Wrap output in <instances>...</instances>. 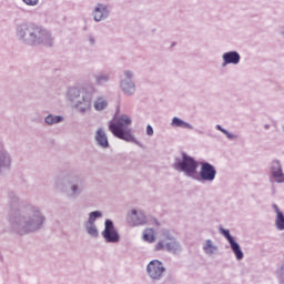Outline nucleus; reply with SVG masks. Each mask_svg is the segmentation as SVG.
Here are the masks:
<instances>
[{
    "mask_svg": "<svg viewBox=\"0 0 284 284\" xmlns=\"http://www.w3.org/2000/svg\"><path fill=\"white\" fill-rule=\"evenodd\" d=\"M93 108L94 110H97V112H103V110L108 108V100L103 97L97 98V100L93 103Z\"/></svg>",
    "mask_w": 284,
    "mask_h": 284,
    "instance_id": "24",
    "label": "nucleus"
},
{
    "mask_svg": "<svg viewBox=\"0 0 284 284\" xmlns=\"http://www.w3.org/2000/svg\"><path fill=\"white\" fill-rule=\"evenodd\" d=\"M195 132H197V134H203V132L199 130H195Z\"/></svg>",
    "mask_w": 284,
    "mask_h": 284,
    "instance_id": "35",
    "label": "nucleus"
},
{
    "mask_svg": "<svg viewBox=\"0 0 284 284\" xmlns=\"http://www.w3.org/2000/svg\"><path fill=\"white\" fill-rule=\"evenodd\" d=\"M280 34H281V37H283V39H284V27L281 28Z\"/></svg>",
    "mask_w": 284,
    "mask_h": 284,
    "instance_id": "33",
    "label": "nucleus"
},
{
    "mask_svg": "<svg viewBox=\"0 0 284 284\" xmlns=\"http://www.w3.org/2000/svg\"><path fill=\"white\" fill-rule=\"evenodd\" d=\"M161 236H162V241H165V243H168V241L170 242L176 239V236L174 235V231L170 229H162Z\"/></svg>",
    "mask_w": 284,
    "mask_h": 284,
    "instance_id": "26",
    "label": "nucleus"
},
{
    "mask_svg": "<svg viewBox=\"0 0 284 284\" xmlns=\"http://www.w3.org/2000/svg\"><path fill=\"white\" fill-rule=\"evenodd\" d=\"M265 130H270V124H265Z\"/></svg>",
    "mask_w": 284,
    "mask_h": 284,
    "instance_id": "34",
    "label": "nucleus"
},
{
    "mask_svg": "<svg viewBox=\"0 0 284 284\" xmlns=\"http://www.w3.org/2000/svg\"><path fill=\"white\" fill-rule=\"evenodd\" d=\"M136 74L130 69H125L120 74V90L124 97H134L136 94Z\"/></svg>",
    "mask_w": 284,
    "mask_h": 284,
    "instance_id": "6",
    "label": "nucleus"
},
{
    "mask_svg": "<svg viewBox=\"0 0 284 284\" xmlns=\"http://www.w3.org/2000/svg\"><path fill=\"white\" fill-rule=\"evenodd\" d=\"M103 213L101 211H93L89 213V219L85 222L89 225H97V219H101Z\"/></svg>",
    "mask_w": 284,
    "mask_h": 284,
    "instance_id": "28",
    "label": "nucleus"
},
{
    "mask_svg": "<svg viewBox=\"0 0 284 284\" xmlns=\"http://www.w3.org/2000/svg\"><path fill=\"white\" fill-rule=\"evenodd\" d=\"M222 68L226 65H239L241 63V53L239 51H227L222 54Z\"/></svg>",
    "mask_w": 284,
    "mask_h": 284,
    "instance_id": "16",
    "label": "nucleus"
},
{
    "mask_svg": "<svg viewBox=\"0 0 284 284\" xmlns=\"http://www.w3.org/2000/svg\"><path fill=\"white\" fill-rule=\"evenodd\" d=\"M97 94V87L92 83L82 84L81 87H71L67 91V99L78 114H89L92 112V101Z\"/></svg>",
    "mask_w": 284,
    "mask_h": 284,
    "instance_id": "4",
    "label": "nucleus"
},
{
    "mask_svg": "<svg viewBox=\"0 0 284 284\" xmlns=\"http://www.w3.org/2000/svg\"><path fill=\"white\" fill-rule=\"evenodd\" d=\"M267 179L271 185H284V170L281 160L274 159L268 163Z\"/></svg>",
    "mask_w": 284,
    "mask_h": 284,
    "instance_id": "8",
    "label": "nucleus"
},
{
    "mask_svg": "<svg viewBox=\"0 0 284 284\" xmlns=\"http://www.w3.org/2000/svg\"><path fill=\"white\" fill-rule=\"evenodd\" d=\"M101 236L104 239V243L116 244L121 241V235L119 234L116 226H114V222L110 219L104 221V229L101 232Z\"/></svg>",
    "mask_w": 284,
    "mask_h": 284,
    "instance_id": "10",
    "label": "nucleus"
},
{
    "mask_svg": "<svg viewBox=\"0 0 284 284\" xmlns=\"http://www.w3.org/2000/svg\"><path fill=\"white\" fill-rule=\"evenodd\" d=\"M146 134L148 136H154V129L150 124L146 125Z\"/></svg>",
    "mask_w": 284,
    "mask_h": 284,
    "instance_id": "31",
    "label": "nucleus"
},
{
    "mask_svg": "<svg viewBox=\"0 0 284 284\" xmlns=\"http://www.w3.org/2000/svg\"><path fill=\"white\" fill-rule=\"evenodd\" d=\"M169 252V254H181L183 252V246H181V242H178L175 240H171L169 242H165V240H160L154 247L155 252Z\"/></svg>",
    "mask_w": 284,
    "mask_h": 284,
    "instance_id": "14",
    "label": "nucleus"
},
{
    "mask_svg": "<svg viewBox=\"0 0 284 284\" xmlns=\"http://www.w3.org/2000/svg\"><path fill=\"white\" fill-rule=\"evenodd\" d=\"M24 6H37L39 2L38 1H24Z\"/></svg>",
    "mask_w": 284,
    "mask_h": 284,
    "instance_id": "32",
    "label": "nucleus"
},
{
    "mask_svg": "<svg viewBox=\"0 0 284 284\" xmlns=\"http://www.w3.org/2000/svg\"><path fill=\"white\" fill-rule=\"evenodd\" d=\"M267 179L271 185H284V170L281 160L274 159L268 163Z\"/></svg>",
    "mask_w": 284,
    "mask_h": 284,
    "instance_id": "9",
    "label": "nucleus"
},
{
    "mask_svg": "<svg viewBox=\"0 0 284 284\" xmlns=\"http://www.w3.org/2000/svg\"><path fill=\"white\" fill-rule=\"evenodd\" d=\"M130 125H132V119L128 114H121L110 121L109 130L116 139L126 141V143H134L138 148H143V144L132 134Z\"/></svg>",
    "mask_w": 284,
    "mask_h": 284,
    "instance_id": "5",
    "label": "nucleus"
},
{
    "mask_svg": "<svg viewBox=\"0 0 284 284\" xmlns=\"http://www.w3.org/2000/svg\"><path fill=\"white\" fill-rule=\"evenodd\" d=\"M130 219L133 225H160L159 221L152 216L145 215V213L141 210L133 209L130 213Z\"/></svg>",
    "mask_w": 284,
    "mask_h": 284,
    "instance_id": "11",
    "label": "nucleus"
},
{
    "mask_svg": "<svg viewBox=\"0 0 284 284\" xmlns=\"http://www.w3.org/2000/svg\"><path fill=\"white\" fill-rule=\"evenodd\" d=\"M89 45H97V38L94 36L90 34L88 37Z\"/></svg>",
    "mask_w": 284,
    "mask_h": 284,
    "instance_id": "30",
    "label": "nucleus"
},
{
    "mask_svg": "<svg viewBox=\"0 0 284 284\" xmlns=\"http://www.w3.org/2000/svg\"><path fill=\"white\" fill-rule=\"evenodd\" d=\"M172 168L197 183H214L216 180V166L210 162H201L200 172H197L199 162L185 152L174 158Z\"/></svg>",
    "mask_w": 284,
    "mask_h": 284,
    "instance_id": "2",
    "label": "nucleus"
},
{
    "mask_svg": "<svg viewBox=\"0 0 284 284\" xmlns=\"http://www.w3.org/2000/svg\"><path fill=\"white\" fill-rule=\"evenodd\" d=\"M165 275V266L163 262L159 260H152L146 265V276L150 277L151 281H161Z\"/></svg>",
    "mask_w": 284,
    "mask_h": 284,
    "instance_id": "12",
    "label": "nucleus"
},
{
    "mask_svg": "<svg viewBox=\"0 0 284 284\" xmlns=\"http://www.w3.org/2000/svg\"><path fill=\"white\" fill-rule=\"evenodd\" d=\"M220 234H222V236H224V239L227 241L236 261H243L245 254L243 253V250H241V244H239V242H236L234 236H232L230 233V230L220 227Z\"/></svg>",
    "mask_w": 284,
    "mask_h": 284,
    "instance_id": "13",
    "label": "nucleus"
},
{
    "mask_svg": "<svg viewBox=\"0 0 284 284\" xmlns=\"http://www.w3.org/2000/svg\"><path fill=\"white\" fill-rule=\"evenodd\" d=\"M272 209L275 212V227L278 230V232H283L284 230V213L281 211V207H278V204H272Z\"/></svg>",
    "mask_w": 284,
    "mask_h": 284,
    "instance_id": "21",
    "label": "nucleus"
},
{
    "mask_svg": "<svg viewBox=\"0 0 284 284\" xmlns=\"http://www.w3.org/2000/svg\"><path fill=\"white\" fill-rule=\"evenodd\" d=\"M65 179L69 183V187L63 186L61 192L67 199H79L83 194V186L79 183V175L74 173H68Z\"/></svg>",
    "mask_w": 284,
    "mask_h": 284,
    "instance_id": "7",
    "label": "nucleus"
},
{
    "mask_svg": "<svg viewBox=\"0 0 284 284\" xmlns=\"http://www.w3.org/2000/svg\"><path fill=\"white\" fill-rule=\"evenodd\" d=\"M16 39L19 43L29 45V48H37L39 45L52 48V45H54V37H52V33L37 23L22 22L17 24Z\"/></svg>",
    "mask_w": 284,
    "mask_h": 284,
    "instance_id": "3",
    "label": "nucleus"
},
{
    "mask_svg": "<svg viewBox=\"0 0 284 284\" xmlns=\"http://www.w3.org/2000/svg\"><path fill=\"white\" fill-rule=\"evenodd\" d=\"M172 128H183L184 130H194V126L181 118L174 116L171 121Z\"/></svg>",
    "mask_w": 284,
    "mask_h": 284,
    "instance_id": "23",
    "label": "nucleus"
},
{
    "mask_svg": "<svg viewBox=\"0 0 284 284\" xmlns=\"http://www.w3.org/2000/svg\"><path fill=\"white\" fill-rule=\"evenodd\" d=\"M93 20L99 23L110 17V7L105 3H98L92 11Z\"/></svg>",
    "mask_w": 284,
    "mask_h": 284,
    "instance_id": "15",
    "label": "nucleus"
},
{
    "mask_svg": "<svg viewBox=\"0 0 284 284\" xmlns=\"http://www.w3.org/2000/svg\"><path fill=\"white\" fill-rule=\"evenodd\" d=\"M84 227H85L87 234H89L91 239H99V227H97V224L84 223Z\"/></svg>",
    "mask_w": 284,
    "mask_h": 284,
    "instance_id": "25",
    "label": "nucleus"
},
{
    "mask_svg": "<svg viewBox=\"0 0 284 284\" xmlns=\"http://www.w3.org/2000/svg\"><path fill=\"white\" fill-rule=\"evenodd\" d=\"M93 79H94V84L98 88H103V87L108 85V83L110 81H112V75H110V73H108L105 71H100V72L93 74Z\"/></svg>",
    "mask_w": 284,
    "mask_h": 284,
    "instance_id": "18",
    "label": "nucleus"
},
{
    "mask_svg": "<svg viewBox=\"0 0 284 284\" xmlns=\"http://www.w3.org/2000/svg\"><path fill=\"white\" fill-rule=\"evenodd\" d=\"M9 204L11 207L20 205L16 211L8 214L9 232L17 236H28L43 230L45 225V214L40 206L32 203H26L19 197V193L9 191Z\"/></svg>",
    "mask_w": 284,
    "mask_h": 284,
    "instance_id": "1",
    "label": "nucleus"
},
{
    "mask_svg": "<svg viewBox=\"0 0 284 284\" xmlns=\"http://www.w3.org/2000/svg\"><path fill=\"white\" fill-rule=\"evenodd\" d=\"M94 139L99 148H102L103 150L110 148V142L108 141V134H105V131L103 129L97 130Z\"/></svg>",
    "mask_w": 284,
    "mask_h": 284,
    "instance_id": "20",
    "label": "nucleus"
},
{
    "mask_svg": "<svg viewBox=\"0 0 284 284\" xmlns=\"http://www.w3.org/2000/svg\"><path fill=\"white\" fill-rule=\"evenodd\" d=\"M215 128H216V130L222 132V134H225V136H226V139H229V141H239V135L231 133L230 131L224 129L221 124H216Z\"/></svg>",
    "mask_w": 284,
    "mask_h": 284,
    "instance_id": "27",
    "label": "nucleus"
},
{
    "mask_svg": "<svg viewBox=\"0 0 284 284\" xmlns=\"http://www.w3.org/2000/svg\"><path fill=\"white\" fill-rule=\"evenodd\" d=\"M202 250L206 256L219 254V245L212 240H205L202 244Z\"/></svg>",
    "mask_w": 284,
    "mask_h": 284,
    "instance_id": "19",
    "label": "nucleus"
},
{
    "mask_svg": "<svg viewBox=\"0 0 284 284\" xmlns=\"http://www.w3.org/2000/svg\"><path fill=\"white\" fill-rule=\"evenodd\" d=\"M65 121V118L63 115H55V114H48L44 118L45 125L52 126V125H59V123H63Z\"/></svg>",
    "mask_w": 284,
    "mask_h": 284,
    "instance_id": "22",
    "label": "nucleus"
},
{
    "mask_svg": "<svg viewBox=\"0 0 284 284\" xmlns=\"http://www.w3.org/2000/svg\"><path fill=\"white\" fill-rule=\"evenodd\" d=\"M11 163L12 159L10 158V153H8L6 149L0 146V174H3L6 170H10Z\"/></svg>",
    "mask_w": 284,
    "mask_h": 284,
    "instance_id": "17",
    "label": "nucleus"
},
{
    "mask_svg": "<svg viewBox=\"0 0 284 284\" xmlns=\"http://www.w3.org/2000/svg\"><path fill=\"white\" fill-rule=\"evenodd\" d=\"M143 241L146 243H154V229H145L142 235Z\"/></svg>",
    "mask_w": 284,
    "mask_h": 284,
    "instance_id": "29",
    "label": "nucleus"
}]
</instances>
